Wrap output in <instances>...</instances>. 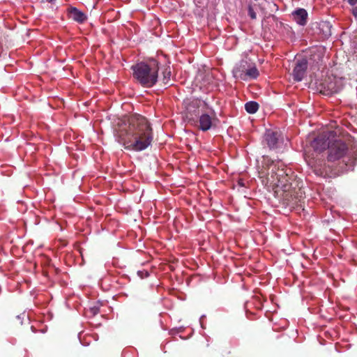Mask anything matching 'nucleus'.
<instances>
[{
  "label": "nucleus",
  "instance_id": "nucleus-11",
  "mask_svg": "<svg viewBox=\"0 0 357 357\" xmlns=\"http://www.w3.org/2000/svg\"><path fill=\"white\" fill-rule=\"evenodd\" d=\"M292 15L295 21L300 25H305L307 23V13L303 8H299L295 10Z\"/></svg>",
  "mask_w": 357,
  "mask_h": 357
},
{
  "label": "nucleus",
  "instance_id": "nucleus-22",
  "mask_svg": "<svg viewBox=\"0 0 357 357\" xmlns=\"http://www.w3.org/2000/svg\"><path fill=\"white\" fill-rule=\"evenodd\" d=\"M144 275H145V277H148L149 274V273H148V272H145V273H144Z\"/></svg>",
  "mask_w": 357,
  "mask_h": 357
},
{
  "label": "nucleus",
  "instance_id": "nucleus-2",
  "mask_svg": "<svg viewBox=\"0 0 357 357\" xmlns=\"http://www.w3.org/2000/svg\"><path fill=\"white\" fill-rule=\"evenodd\" d=\"M116 137L126 149L142 151L152 142V128L145 117L134 114L118 123Z\"/></svg>",
  "mask_w": 357,
  "mask_h": 357
},
{
  "label": "nucleus",
  "instance_id": "nucleus-1",
  "mask_svg": "<svg viewBox=\"0 0 357 357\" xmlns=\"http://www.w3.org/2000/svg\"><path fill=\"white\" fill-rule=\"evenodd\" d=\"M259 177L267 190L273 191L275 196L287 206H298L304 196L302 182L291 169L287 168L280 160L274 161L264 155Z\"/></svg>",
  "mask_w": 357,
  "mask_h": 357
},
{
  "label": "nucleus",
  "instance_id": "nucleus-12",
  "mask_svg": "<svg viewBox=\"0 0 357 357\" xmlns=\"http://www.w3.org/2000/svg\"><path fill=\"white\" fill-rule=\"evenodd\" d=\"M70 17L75 21L82 23L86 19L85 15L75 8H71Z\"/></svg>",
  "mask_w": 357,
  "mask_h": 357
},
{
  "label": "nucleus",
  "instance_id": "nucleus-23",
  "mask_svg": "<svg viewBox=\"0 0 357 357\" xmlns=\"http://www.w3.org/2000/svg\"><path fill=\"white\" fill-rule=\"evenodd\" d=\"M47 2H50V3H52L53 1H54L55 0H46Z\"/></svg>",
  "mask_w": 357,
  "mask_h": 357
},
{
  "label": "nucleus",
  "instance_id": "nucleus-6",
  "mask_svg": "<svg viewBox=\"0 0 357 357\" xmlns=\"http://www.w3.org/2000/svg\"><path fill=\"white\" fill-rule=\"evenodd\" d=\"M205 104H208L206 100L195 98L190 100L185 107V117L189 121H195L197 117L202 114L203 109H206Z\"/></svg>",
  "mask_w": 357,
  "mask_h": 357
},
{
  "label": "nucleus",
  "instance_id": "nucleus-13",
  "mask_svg": "<svg viewBox=\"0 0 357 357\" xmlns=\"http://www.w3.org/2000/svg\"><path fill=\"white\" fill-rule=\"evenodd\" d=\"M259 75V71L255 65L250 63L245 73V81L250 79H256Z\"/></svg>",
  "mask_w": 357,
  "mask_h": 357
},
{
  "label": "nucleus",
  "instance_id": "nucleus-24",
  "mask_svg": "<svg viewBox=\"0 0 357 357\" xmlns=\"http://www.w3.org/2000/svg\"><path fill=\"white\" fill-rule=\"evenodd\" d=\"M238 183H239V185H243V183L242 181H239V182H238Z\"/></svg>",
  "mask_w": 357,
  "mask_h": 357
},
{
  "label": "nucleus",
  "instance_id": "nucleus-19",
  "mask_svg": "<svg viewBox=\"0 0 357 357\" xmlns=\"http://www.w3.org/2000/svg\"><path fill=\"white\" fill-rule=\"evenodd\" d=\"M352 14L357 19V6L352 8Z\"/></svg>",
  "mask_w": 357,
  "mask_h": 357
},
{
  "label": "nucleus",
  "instance_id": "nucleus-7",
  "mask_svg": "<svg viewBox=\"0 0 357 357\" xmlns=\"http://www.w3.org/2000/svg\"><path fill=\"white\" fill-rule=\"evenodd\" d=\"M308 67V62L305 58L296 59L294 63V67L292 71V76L294 80L296 82H301L303 80L306 75V71Z\"/></svg>",
  "mask_w": 357,
  "mask_h": 357
},
{
  "label": "nucleus",
  "instance_id": "nucleus-9",
  "mask_svg": "<svg viewBox=\"0 0 357 357\" xmlns=\"http://www.w3.org/2000/svg\"><path fill=\"white\" fill-rule=\"evenodd\" d=\"M250 63L246 60H241L234 68L232 73L233 75L236 79L245 81V73Z\"/></svg>",
  "mask_w": 357,
  "mask_h": 357
},
{
  "label": "nucleus",
  "instance_id": "nucleus-10",
  "mask_svg": "<svg viewBox=\"0 0 357 357\" xmlns=\"http://www.w3.org/2000/svg\"><path fill=\"white\" fill-rule=\"evenodd\" d=\"M330 144L328 137L326 135H319L311 142V146L315 151L321 152L328 147Z\"/></svg>",
  "mask_w": 357,
  "mask_h": 357
},
{
  "label": "nucleus",
  "instance_id": "nucleus-14",
  "mask_svg": "<svg viewBox=\"0 0 357 357\" xmlns=\"http://www.w3.org/2000/svg\"><path fill=\"white\" fill-rule=\"evenodd\" d=\"M162 82L165 85H172L171 82V69L169 66H166L162 70Z\"/></svg>",
  "mask_w": 357,
  "mask_h": 357
},
{
  "label": "nucleus",
  "instance_id": "nucleus-5",
  "mask_svg": "<svg viewBox=\"0 0 357 357\" xmlns=\"http://www.w3.org/2000/svg\"><path fill=\"white\" fill-rule=\"evenodd\" d=\"M206 109H203L199 116V119L195 122L199 123L198 128L206 132L210 130L213 126V121L216 119V114L213 108L209 104H205Z\"/></svg>",
  "mask_w": 357,
  "mask_h": 357
},
{
  "label": "nucleus",
  "instance_id": "nucleus-17",
  "mask_svg": "<svg viewBox=\"0 0 357 357\" xmlns=\"http://www.w3.org/2000/svg\"><path fill=\"white\" fill-rule=\"evenodd\" d=\"M248 15L250 17L252 20L257 19V14L251 5L248 6Z\"/></svg>",
  "mask_w": 357,
  "mask_h": 357
},
{
  "label": "nucleus",
  "instance_id": "nucleus-21",
  "mask_svg": "<svg viewBox=\"0 0 357 357\" xmlns=\"http://www.w3.org/2000/svg\"><path fill=\"white\" fill-rule=\"evenodd\" d=\"M141 273H143L142 271H138V275L142 278H144V276L142 275H141Z\"/></svg>",
  "mask_w": 357,
  "mask_h": 357
},
{
  "label": "nucleus",
  "instance_id": "nucleus-15",
  "mask_svg": "<svg viewBox=\"0 0 357 357\" xmlns=\"http://www.w3.org/2000/svg\"><path fill=\"white\" fill-rule=\"evenodd\" d=\"M245 109L249 114H255L259 109V104L255 101H250L245 103Z\"/></svg>",
  "mask_w": 357,
  "mask_h": 357
},
{
  "label": "nucleus",
  "instance_id": "nucleus-8",
  "mask_svg": "<svg viewBox=\"0 0 357 357\" xmlns=\"http://www.w3.org/2000/svg\"><path fill=\"white\" fill-rule=\"evenodd\" d=\"M264 140L270 149H278L282 142L281 134L278 131L268 130L265 133Z\"/></svg>",
  "mask_w": 357,
  "mask_h": 357
},
{
  "label": "nucleus",
  "instance_id": "nucleus-16",
  "mask_svg": "<svg viewBox=\"0 0 357 357\" xmlns=\"http://www.w3.org/2000/svg\"><path fill=\"white\" fill-rule=\"evenodd\" d=\"M328 90L329 91V93H336L340 91V87L336 86L335 84L331 82L328 85Z\"/></svg>",
  "mask_w": 357,
  "mask_h": 357
},
{
  "label": "nucleus",
  "instance_id": "nucleus-4",
  "mask_svg": "<svg viewBox=\"0 0 357 357\" xmlns=\"http://www.w3.org/2000/svg\"><path fill=\"white\" fill-rule=\"evenodd\" d=\"M328 161L342 160L345 166L353 167L356 160V154L349 151L347 144L342 140H335L328 147Z\"/></svg>",
  "mask_w": 357,
  "mask_h": 357
},
{
  "label": "nucleus",
  "instance_id": "nucleus-20",
  "mask_svg": "<svg viewBox=\"0 0 357 357\" xmlns=\"http://www.w3.org/2000/svg\"><path fill=\"white\" fill-rule=\"evenodd\" d=\"M347 1L351 6H355L357 3V0H347Z\"/></svg>",
  "mask_w": 357,
  "mask_h": 357
},
{
  "label": "nucleus",
  "instance_id": "nucleus-18",
  "mask_svg": "<svg viewBox=\"0 0 357 357\" xmlns=\"http://www.w3.org/2000/svg\"><path fill=\"white\" fill-rule=\"evenodd\" d=\"M314 173L319 176H322L324 174V173L326 172V170L324 168H317V167H314Z\"/></svg>",
  "mask_w": 357,
  "mask_h": 357
},
{
  "label": "nucleus",
  "instance_id": "nucleus-3",
  "mask_svg": "<svg viewBox=\"0 0 357 357\" xmlns=\"http://www.w3.org/2000/svg\"><path fill=\"white\" fill-rule=\"evenodd\" d=\"M133 77L143 87L150 88L158 81L159 63L155 59L148 63L141 62L132 66Z\"/></svg>",
  "mask_w": 357,
  "mask_h": 357
}]
</instances>
